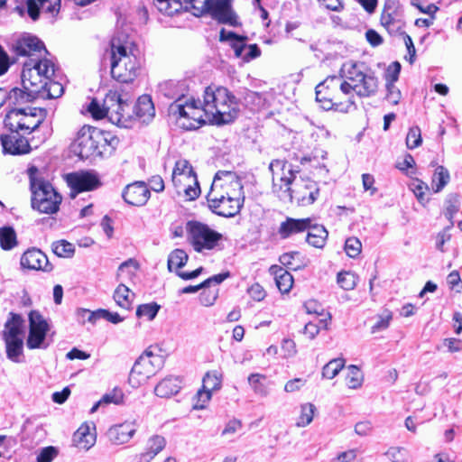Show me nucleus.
Masks as SVG:
<instances>
[{
  "label": "nucleus",
  "mask_w": 462,
  "mask_h": 462,
  "mask_svg": "<svg viewBox=\"0 0 462 462\" xmlns=\"http://www.w3.org/2000/svg\"><path fill=\"white\" fill-rule=\"evenodd\" d=\"M273 191L281 199L294 200L300 207L312 205L319 197V185L309 177L298 176L291 165L283 160H273L269 165Z\"/></svg>",
  "instance_id": "nucleus-1"
},
{
  "label": "nucleus",
  "mask_w": 462,
  "mask_h": 462,
  "mask_svg": "<svg viewBox=\"0 0 462 462\" xmlns=\"http://www.w3.org/2000/svg\"><path fill=\"white\" fill-rule=\"evenodd\" d=\"M171 180L177 193H183L189 200H194L199 196L197 174L189 161L180 159L175 162Z\"/></svg>",
  "instance_id": "nucleus-11"
},
{
  "label": "nucleus",
  "mask_w": 462,
  "mask_h": 462,
  "mask_svg": "<svg viewBox=\"0 0 462 462\" xmlns=\"http://www.w3.org/2000/svg\"><path fill=\"white\" fill-rule=\"evenodd\" d=\"M135 116L143 123H149L155 116V108L149 95H143L138 99L133 109Z\"/></svg>",
  "instance_id": "nucleus-30"
},
{
  "label": "nucleus",
  "mask_w": 462,
  "mask_h": 462,
  "mask_svg": "<svg viewBox=\"0 0 462 462\" xmlns=\"http://www.w3.org/2000/svg\"><path fill=\"white\" fill-rule=\"evenodd\" d=\"M223 192H230L233 196H244L243 185L240 179L235 172H217L208 196L223 198Z\"/></svg>",
  "instance_id": "nucleus-16"
},
{
  "label": "nucleus",
  "mask_w": 462,
  "mask_h": 462,
  "mask_svg": "<svg viewBox=\"0 0 462 462\" xmlns=\"http://www.w3.org/2000/svg\"><path fill=\"white\" fill-rule=\"evenodd\" d=\"M105 134L90 125L82 126L72 143L73 152L82 159L95 154L102 142H106Z\"/></svg>",
  "instance_id": "nucleus-13"
},
{
  "label": "nucleus",
  "mask_w": 462,
  "mask_h": 462,
  "mask_svg": "<svg viewBox=\"0 0 462 462\" xmlns=\"http://www.w3.org/2000/svg\"><path fill=\"white\" fill-rule=\"evenodd\" d=\"M44 119L42 109L37 107H13L5 116V125L14 133H32Z\"/></svg>",
  "instance_id": "nucleus-10"
},
{
  "label": "nucleus",
  "mask_w": 462,
  "mask_h": 462,
  "mask_svg": "<svg viewBox=\"0 0 462 462\" xmlns=\"http://www.w3.org/2000/svg\"><path fill=\"white\" fill-rule=\"evenodd\" d=\"M348 373L346 377V385L350 389H357L361 387L363 383V374L360 369L356 365H349L348 366Z\"/></svg>",
  "instance_id": "nucleus-50"
},
{
  "label": "nucleus",
  "mask_w": 462,
  "mask_h": 462,
  "mask_svg": "<svg viewBox=\"0 0 462 462\" xmlns=\"http://www.w3.org/2000/svg\"><path fill=\"white\" fill-rule=\"evenodd\" d=\"M247 292L249 296L256 301H262L266 297L265 290L261 284L257 282L252 284L248 288Z\"/></svg>",
  "instance_id": "nucleus-63"
},
{
  "label": "nucleus",
  "mask_w": 462,
  "mask_h": 462,
  "mask_svg": "<svg viewBox=\"0 0 462 462\" xmlns=\"http://www.w3.org/2000/svg\"><path fill=\"white\" fill-rule=\"evenodd\" d=\"M55 75V64L47 58L31 59L24 62L22 70V84L38 97L45 88L48 79Z\"/></svg>",
  "instance_id": "nucleus-7"
},
{
  "label": "nucleus",
  "mask_w": 462,
  "mask_h": 462,
  "mask_svg": "<svg viewBox=\"0 0 462 462\" xmlns=\"http://www.w3.org/2000/svg\"><path fill=\"white\" fill-rule=\"evenodd\" d=\"M52 251L59 257L70 258L74 254L75 246L66 240H60L52 244Z\"/></svg>",
  "instance_id": "nucleus-49"
},
{
  "label": "nucleus",
  "mask_w": 462,
  "mask_h": 462,
  "mask_svg": "<svg viewBox=\"0 0 462 462\" xmlns=\"http://www.w3.org/2000/svg\"><path fill=\"white\" fill-rule=\"evenodd\" d=\"M381 24L392 34L401 32L404 26L402 14L399 5L387 0L381 14Z\"/></svg>",
  "instance_id": "nucleus-21"
},
{
  "label": "nucleus",
  "mask_w": 462,
  "mask_h": 462,
  "mask_svg": "<svg viewBox=\"0 0 462 462\" xmlns=\"http://www.w3.org/2000/svg\"><path fill=\"white\" fill-rule=\"evenodd\" d=\"M187 239L196 252L213 250L222 240V234L199 221H189L186 225Z\"/></svg>",
  "instance_id": "nucleus-12"
},
{
  "label": "nucleus",
  "mask_w": 462,
  "mask_h": 462,
  "mask_svg": "<svg viewBox=\"0 0 462 462\" xmlns=\"http://www.w3.org/2000/svg\"><path fill=\"white\" fill-rule=\"evenodd\" d=\"M387 95L386 99L393 105H397L401 98V91L393 83H386Z\"/></svg>",
  "instance_id": "nucleus-64"
},
{
  "label": "nucleus",
  "mask_w": 462,
  "mask_h": 462,
  "mask_svg": "<svg viewBox=\"0 0 462 462\" xmlns=\"http://www.w3.org/2000/svg\"><path fill=\"white\" fill-rule=\"evenodd\" d=\"M88 111L95 119H102L106 117V110L105 109V99L100 104L97 99H93L88 106Z\"/></svg>",
  "instance_id": "nucleus-60"
},
{
  "label": "nucleus",
  "mask_w": 462,
  "mask_h": 462,
  "mask_svg": "<svg viewBox=\"0 0 462 462\" xmlns=\"http://www.w3.org/2000/svg\"><path fill=\"white\" fill-rule=\"evenodd\" d=\"M6 345V355L14 362H19V356L23 353V338H5Z\"/></svg>",
  "instance_id": "nucleus-48"
},
{
  "label": "nucleus",
  "mask_w": 462,
  "mask_h": 462,
  "mask_svg": "<svg viewBox=\"0 0 462 462\" xmlns=\"http://www.w3.org/2000/svg\"><path fill=\"white\" fill-rule=\"evenodd\" d=\"M208 0H154L157 10L167 16H173L183 9H191L195 16H200L208 11Z\"/></svg>",
  "instance_id": "nucleus-14"
},
{
  "label": "nucleus",
  "mask_w": 462,
  "mask_h": 462,
  "mask_svg": "<svg viewBox=\"0 0 462 462\" xmlns=\"http://www.w3.org/2000/svg\"><path fill=\"white\" fill-rule=\"evenodd\" d=\"M385 455L393 462H406L408 451L402 447H392L386 451Z\"/></svg>",
  "instance_id": "nucleus-59"
},
{
  "label": "nucleus",
  "mask_w": 462,
  "mask_h": 462,
  "mask_svg": "<svg viewBox=\"0 0 462 462\" xmlns=\"http://www.w3.org/2000/svg\"><path fill=\"white\" fill-rule=\"evenodd\" d=\"M17 245L16 234L13 227L0 228V245L4 250H11Z\"/></svg>",
  "instance_id": "nucleus-46"
},
{
  "label": "nucleus",
  "mask_w": 462,
  "mask_h": 462,
  "mask_svg": "<svg viewBox=\"0 0 462 462\" xmlns=\"http://www.w3.org/2000/svg\"><path fill=\"white\" fill-rule=\"evenodd\" d=\"M26 5L28 15L33 21L39 18L40 13L54 17L60 9V0H27Z\"/></svg>",
  "instance_id": "nucleus-24"
},
{
  "label": "nucleus",
  "mask_w": 462,
  "mask_h": 462,
  "mask_svg": "<svg viewBox=\"0 0 462 462\" xmlns=\"http://www.w3.org/2000/svg\"><path fill=\"white\" fill-rule=\"evenodd\" d=\"M21 265L31 270L50 271L49 261L43 252L39 249H29L21 257Z\"/></svg>",
  "instance_id": "nucleus-27"
},
{
  "label": "nucleus",
  "mask_w": 462,
  "mask_h": 462,
  "mask_svg": "<svg viewBox=\"0 0 462 462\" xmlns=\"http://www.w3.org/2000/svg\"><path fill=\"white\" fill-rule=\"evenodd\" d=\"M23 319L17 314H11V318L6 321L4 331L5 338H22Z\"/></svg>",
  "instance_id": "nucleus-38"
},
{
  "label": "nucleus",
  "mask_w": 462,
  "mask_h": 462,
  "mask_svg": "<svg viewBox=\"0 0 462 462\" xmlns=\"http://www.w3.org/2000/svg\"><path fill=\"white\" fill-rule=\"evenodd\" d=\"M66 181L71 189L70 197L72 199L78 193L95 189L101 184L97 175L89 171L69 173L66 176Z\"/></svg>",
  "instance_id": "nucleus-19"
},
{
  "label": "nucleus",
  "mask_w": 462,
  "mask_h": 462,
  "mask_svg": "<svg viewBox=\"0 0 462 462\" xmlns=\"http://www.w3.org/2000/svg\"><path fill=\"white\" fill-rule=\"evenodd\" d=\"M122 196L127 204L140 207L148 201L150 190L144 182L137 181L127 185Z\"/></svg>",
  "instance_id": "nucleus-25"
},
{
  "label": "nucleus",
  "mask_w": 462,
  "mask_h": 462,
  "mask_svg": "<svg viewBox=\"0 0 462 462\" xmlns=\"http://www.w3.org/2000/svg\"><path fill=\"white\" fill-rule=\"evenodd\" d=\"M63 94V86L51 79H48L46 86L42 91L39 93L38 97L42 98H58Z\"/></svg>",
  "instance_id": "nucleus-47"
},
{
  "label": "nucleus",
  "mask_w": 462,
  "mask_h": 462,
  "mask_svg": "<svg viewBox=\"0 0 462 462\" xmlns=\"http://www.w3.org/2000/svg\"><path fill=\"white\" fill-rule=\"evenodd\" d=\"M169 113L176 125L184 130L198 129L208 122L202 103L192 97L177 98L171 104Z\"/></svg>",
  "instance_id": "nucleus-6"
},
{
  "label": "nucleus",
  "mask_w": 462,
  "mask_h": 462,
  "mask_svg": "<svg viewBox=\"0 0 462 462\" xmlns=\"http://www.w3.org/2000/svg\"><path fill=\"white\" fill-rule=\"evenodd\" d=\"M166 446V439L161 435H153L147 439L145 449L141 454V457L145 462L152 460Z\"/></svg>",
  "instance_id": "nucleus-34"
},
{
  "label": "nucleus",
  "mask_w": 462,
  "mask_h": 462,
  "mask_svg": "<svg viewBox=\"0 0 462 462\" xmlns=\"http://www.w3.org/2000/svg\"><path fill=\"white\" fill-rule=\"evenodd\" d=\"M139 268L138 263L134 259H128L122 263L117 270V279L119 281L132 280Z\"/></svg>",
  "instance_id": "nucleus-42"
},
{
  "label": "nucleus",
  "mask_w": 462,
  "mask_h": 462,
  "mask_svg": "<svg viewBox=\"0 0 462 462\" xmlns=\"http://www.w3.org/2000/svg\"><path fill=\"white\" fill-rule=\"evenodd\" d=\"M77 317L78 320L82 324H85L86 322L95 324L100 319V310L90 311L86 309H79L77 310Z\"/></svg>",
  "instance_id": "nucleus-58"
},
{
  "label": "nucleus",
  "mask_w": 462,
  "mask_h": 462,
  "mask_svg": "<svg viewBox=\"0 0 462 462\" xmlns=\"http://www.w3.org/2000/svg\"><path fill=\"white\" fill-rule=\"evenodd\" d=\"M247 382L255 395L267 397L270 394V382L267 381L265 374L259 373L250 374Z\"/></svg>",
  "instance_id": "nucleus-33"
},
{
  "label": "nucleus",
  "mask_w": 462,
  "mask_h": 462,
  "mask_svg": "<svg viewBox=\"0 0 462 462\" xmlns=\"http://www.w3.org/2000/svg\"><path fill=\"white\" fill-rule=\"evenodd\" d=\"M58 455L56 448L50 446L40 450L37 456V462H51Z\"/></svg>",
  "instance_id": "nucleus-61"
},
{
  "label": "nucleus",
  "mask_w": 462,
  "mask_h": 462,
  "mask_svg": "<svg viewBox=\"0 0 462 462\" xmlns=\"http://www.w3.org/2000/svg\"><path fill=\"white\" fill-rule=\"evenodd\" d=\"M316 411V407L310 402L303 403L300 406V412L296 420V426L299 428H304L310 425Z\"/></svg>",
  "instance_id": "nucleus-43"
},
{
  "label": "nucleus",
  "mask_w": 462,
  "mask_h": 462,
  "mask_svg": "<svg viewBox=\"0 0 462 462\" xmlns=\"http://www.w3.org/2000/svg\"><path fill=\"white\" fill-rule=\"evenodd\" d=\"M459 199L457 195H451L446 200L445 216L450 221V226H453V217L458 211Z\"/></svg>",
  "instance_id": "nucleus-57"
},
{
  "label": "nucleus",
  "mask_w": 462,
  "mask_h": 462,
  "mask_svg": "<svg viewBox=\"0 0 462 462\" xmlns=\"http://www.w3.org/2000/svg\"><path fill=\"white\" fill-rule=\"evenodd\" d=\"M245 196H234L223 199L220 197H208V201L212 210L219 216L230 217L239 213Z\"/></svg>",
  "instance_id": "nucleus-22"
},
{
  "label": "nucleus",
  "mask_w": 462,
  "mask_h": 462,
  "mask_svg": "<svg viewBox=\"0 0 462 462\" xmlns=\"http://www.w3.org/2000/svg\"><path fill=\"white\" fill-rule=\"evenodd\" d=\"M159 308L156 303L143 304L137 308L136 315L139 318H145L147 320H152L157 315Z\"/></svg>",
  "instance_id": "nucleus-55"
},
{
  "label": "nucleus",
  "mask_w": 462,
  "mask_h": 462,
  "mask_svg": "<svg viewBox=\"0 0 462 462\" xmlns=\"http://www.w3.org/2000/svg\"><path fill=\"white\" fill-rule=\"evenodd\" d=\"M448 171L444 166H438L432 176V189L435 192L440 191L449 181Z\"/></svg>",
  "instance_id": "nucleus-45"
},
{
  "label": "nucleus",
  "mask_w": 462,
  "mask_h": 462,
  "mask_svg": "<svg viewBox=\"0 0 462 462\" xmlns=\"http://www.w3.org/2000/svg\"><path fill=\"white\" fill-rule=\"evenodd\" d=\"M308 230L307 242L314 247L322 248L325 245L328 231L323 226L313 225Z\"/></svg>",
  "instance_id": "nucleus-37"
},
{
  "label": "nucleus",
  "mask_w": 462,
  "mask_h": 462,
  "mask_svg": "<svg viewBox=\"0 0 462 462\" xmlns=\"http://www.w3.org/2000/svg\"><path fill=\"white\" fill-rule=\"evenodd\" d=\"M13 50L17 56L28 57L29 60L42 59V54L47 53L42 42L29 33L20 36L14 42Z\"/></svg>",
  "instance_id": "nucleus-18"
},
{
  "label": "nucleus",
  "mask_w": 462,
  "mask_h": 462,
  "mask_svg": "<svg viewBox=\"0 0 462 462\" xmlns=\"http://www.w3.org/2000/svg\"><path fill=\"white\" fill-rule=\"evenodd\" d=\"M189 256L182 249L173 250L168 257V269L178 272L179 269L186 265Z\"/></svg>",
  "instance_id": "nucleus-41"
},
{
  "label": "nucleus",
  "mask_w": 462,
  "mask_h": 462,
  "mask_svg": "<svg viewBox=\"0 0 462 462\" xmlns=\"http://www.w3.org/2000/svg\"><path fill=\"white\" fill-rule=\"evenodd\" d=\"M357 281V275L352 272H341L337 274V283L346 291L353 290L356 286Z\"/></svg>",
  "instance_id": "nucleus-51"
},
{
  "label": "nucleus",
  "mask_w": 462,
  "mask_h": 462,
  "mask_svg": "<svg viewBox=\"0 0 462 462\" xmlns=\"http://www.w3.org/2000/svg\"><path fill=\"white\" fill-rule=\"evenodd\" d=\"M223 374L219 370L208 371L202 378V386L209 391L216 392L221 389Z\"/></svg>",
  "instance_id": "nucleus-39"
},
{
  "label": "nucleus",
  "mask_w": 462,
  "mask_h": 462,
  "mask_svg": "<svg viewBox=\"0 0 462 462\" xmlns=\"http://www.w3.org/2000/svg\"><path fill=\"white\" fill-rule=\"evenodd\" d=\"M422 143L421 132L419 126L415 125L409 129L406 136V146L408 149H415Z\"/></svg>",
  "instance_id": "nucleus-52"
},
{
  "label": "nucleus",
  "mask_w": 462,
  "mask_h": 462,
  "mask_svg": "<svg viewBox=\"0 0 462 462\" xmlns=\"http://www.w3.org/2000/svg\"><path fill=\"white\" fill-rule=\"evenodd\" d=\"M133 96L125 89H114L105 97V109L108 120L120 127H130L133 122Z\"/></svg>",
  "instance_id": "nucleus-8"
},
{
  "label": "nucleus",
  "mask_w": 462,
  "mask_h": 462,
  "mask_svg": "<svg viewBox=\"0 0 462 462\" xmlns=\"http://www.w3.org/2000/svg\"><path fill=\"white\" fill-rule=\"evenodd\" d=\"M345 360L343 358H334L327 363L322 368V378L331 380L344 368Z\"/></svg>",
  "instance_id": "nucleus-44"
},
{
  "label": "nucleus",
  "mask_w": 462,
  "mask_h": 462,
  "mask_svg": "<svg viewBox=\"0 0 462 462\" xmlns=\"http://www.w3.org/2000/svg\"><path fill=\"white\" fill-rule=\"evenodd\" d=\"M134 294L125 284H119L114 293V299L116 304L125 310L131 308Z\"/></svg>",
  "instance_id": "nucleus-40"
},
{
  "label": "nucleus",
  "mask_w": 462,
  "mask_h": 462,
  "mask_svg": "<svg viewBox=\"0 0 462 462\" xmlns=\"http://www.w3.org/2000/svg\"><path fill=\"white\" fill-rule=\"evenodd\" d=\"M208 11L219 23L235 25L236 17L231 9V0H208Z\"/></svg>",
  "instance_id": "nucleus-26"
},
{
  "label": "nucleus",
  "mask_w": 462,
  "mask_h": 462,
  "mask_svg": "<svg viewBox=\"0 0 462 462\" xmlns=\"http://www.w3.org/2000/svg\"><path fill=\"white\" fill-rule=\"evenodd\" d=\"M180 389V381L177 377H166L162 380L154 388L158 397L169 398L176 394Z\"/></svg>",
  "instance_id": "nucleus-36"
},
{
  "label": "nucleus",
  "mask_w": 462,
  "mask_h": 462,
  "mask_svg": "<svg viewBox=\"0 0 462 462\" xmlns=\"http://www.w3.org/2000/svg\"><path fill=\"white\" fill-rule=\"evenodd\" d=\"M212 392L205 389L203 386L199 389L195 396V402L193 404L194 410H203L212 398Z\"/></svg>",
  "instance_id": "nucleus-54"
},
{
  "label": "nucleus",
  "mask_w": 462,
  "mask_h": 462,
  "mask_svg": "<svg viewBox=\"0 0 462 462\" xmlns=\"http://www.w3.org/2000/svg\"><path fill=\"white\" fill-rule=\"evenodd\" d=\"M72 442L82 450H88L96 443V434L88 424H82L73 434Z\"/></svg>",
  "instance_id": "nucleus-31"
},
{
  "label": "nucleus",
  "mask_w": 462,
  "mask_h": 462,
  "mask_svg": "<svg viewBox=\"0 0 462 462\" xmlns=\"http://www.w3.org/2000/svg\"><path fill=\"white\" fill-rule=\"evenodd\" d=\"M33 93H31L29 89H21L14 88L8 90V103L7 106L11 108L17 107L18 106L24 105L32 102L37 98Z\"/></svg>",
  "instance_id": "nucleus-35"
},
{
  "label": "nucleus",
  "mask_w": 462,
  "mask_h": 462,
  "mask_svg": "<svg viewBox=\"0 0 462 462\" xmlns=\"http://www.w3.org/2000/svg\"><path fill=\"white\" fill-rule=\"evenodd\" d=\"M106 53L110 59L111 76L122 83L133 82L138 76L141 64L136 46L124 32H116L111 39Z\"/></svg>",
  "instance_id": "nucleus-2"
},
{
  "label": "nucleus",
  "mask_w": 462,
  "mask_h": 462,
  "mask_svg": "<svg viewBox=\"0 0 462 462\" xmlns=\"http://www.w3.org/2000/svg\"><path fill=\"white\" fill-rule=\"evenodd\" d=\"M202 105L207 121L217 125L232 123L239 114L238 99L222 86L207 87Z\"/></svg>",
  "instance_id": "nucleus-3"
},
{
  "label": "nucleus",
  "mask_w": 462,
  "mask_h": 462,
  "mask_svg": "<svg viewBox=\"0 0 462 462\" xmlns=\"http://www.w3.org/2000/svg\"><path fill=\"white\" fill-rule=\"evenodd\" d=\"M0 140L4 153L19 155L30 152V144L24 137L16 134H2Z\"/></svg>",
  "instance_id": "nucleus-28"
},
{
  "label": "nucleus",
  "mask_w": 462,
  "mask_h": 462,
  "mask_svg": "<svg viewBox=\"0 0 462 462\" xmlns=\"http://www.w3.org/2000/svg\"><path fill=\"white\" fill-rule=\"evenodd\" d=\"M362 251V243L361 241L355 236L348 237L345 242V252L346 254L351 257H357Z\"/></svg>",
  "instance_id": "nucleus-53"
},
{
  "label": "nucleus",
  "mask_w": 462,
  "mask_h": 462,
  "mask_svg": "<svg viewBox=\"0 0 462 462\" xmlns=\"http://www.w3.org/2000/svg\"><path fill=\"white\" fill-rule=\"evenodd\" d=\"M342 79L341 93L349 95L355 92L360 97H370L378 90L379 81L365 63L349 60L340 69Z\"/></svg>",
  "instance_id": "nucleus-4"
},
{
  "label": "nucleus",
  "mask_w": 462,
  "mask_h": 462,
  "mask_svg": "<svg viewBox=\"0 0 462 462\" xmlns=\"http://www.w3.org/2000/svg\"><path fill=\"white\" fill-rule=\"evenodd\" d=\"M123 397L124 394L121 390L114 389L102 396L101 402H103L104 404H119L122 402Z\"/></svg>",
  "instance_id": "nucleus-62"
},
{
  "label": "nucleus",
  "mask_w": 462,
  "mask_h": 462,
  "mask_svg": "<svg viewBox=\"0 0 462 462\" xmlns=\"http://www.w3.org/2000/svg\"><path fill=\"white\" fill-rule=\"evenodd\" d=\"M30 330L27 338V346L30 349L46 348V334L50 329L47 320L37 310L29 313Z\"/></svg>",
  "instance_id": "nucleus-17"
},
{
  "label": "nucleus",
  "mask_w": 462,
  "mask_h": 462,
  "mask_svg": "<svg viewBox=\"0 0 462 462\" xmlns=\"http://www.w3.org/2000/svg\"><path fill=\"white\" fill-rule=\"evenodd\" d=\"M159 361V356H155L152 354L141 356L135 361L129 374L128 381L131 386L138 388L146 383L147 381L156 374L159 365L155 363Z\"/></svg>",
  "instance_id": "nucleus-15"
},
{
  "label": "nucleus",
  "mask_w": 462,
  "mask_h": 462,
  "mask_svg": "<svg viewBox=\"0 0 462 462\" xmlns=\"http://www.w3.org/2000/svg\"><path fill=\"white\" fill-rule=\"evenodd\" d=\"M27 173L30 179L32 208L49 215L56 213L62 197L49 181L38 176L39 171L35 166L30 167Z\"/></svg>",
  "instance_id": "nucleus-5"
},
{
  "label": "nucleus",
  "mask_w": 462,
  "mask_h": 462,
  "mask_svg": "<svg viewBox=\"0 0 462 462\" xmlns=\"http://www.w3.org/2000/svg\"><path fill=\"white\" fill-rule=\"evenodd\" d=\"M327 319H319V323L309 321L304 327V334L310 338L313 339L320 331L321 328L328 329Z\"/></svg>",
  "instance_id": "nucleus-56"
},
{
  "label": "nucleus",
  "mask_w": 462,
  "mask_h": 462,
  "mask_svg": "<svg viewBox=\"0 0 462 462\" xmlns=\"http://www.w3.org/2000/svg\"><path fill=\"white\" fill-rule=\"evenodd\" d=\"M311 219L307 218H292L287 217L281 223L278 235L281 238L286 239L293 235L306 231L310 227Z\"/></svg>",
  "instance_id": "nucleus-29"
},
{
  "label": "nucleus",
  "mask_w": 462,
  "mask_h": 462,
  "mask_svg": "<svg viewBox=\"0 0 462 462\" xmlns=\"http://www.w3.org/2000/svg\"><path fill=\"white\" fill-rule=\"evenodd\" d=\"M341 84L340 77L331 76L316 87V100L320 103L323 109H334L341 113H347L356 106L352 98H348L345 102L338 101Z\"/></svg>",
  "instance_id": "nucleus-9"
},
{
  "label": "nucleus",
  "mask_w": 462,
  "mask_h": 462,
  "mask_svg": "<svg viewBox=\"0 0 462 462\" xmlns=\"http://www.w3.org/2000/svg\"><path fill=\"white\" fill-rule=\"evenodd\" d=\"M138 425L135 420H125L110 427L107 430V438L114 445H123L131 440L137 430Z\"/></svg>",
  "instance_id": "nucleus-23"
},
{
  "label": "nucleus",
  "mask_w": 462,
  "mask_h": 462,
  "mask_svg": "<svg viewBox=\"0 0 462 462\" xmlns=\"http://www.w3.org/2000/svg\"><path fill=\"white\" fill-rule=\"evenodd\" d=\"M269 273L273 276L277 288L282 293H288L293 285L292 275L279 265H272Z\"/></svg>",
  "instance_id": "nucleus-32"
},
{
  "label": "nucleus",
  "mask_w": 462,
  "mask_h": 462,
  "mask_svg": "<svg viewBox=\"0 0 462 462\" xmlns=\"http://www.w3.org/2000/svg\"><path fill=\"white\" fill-rule=\"evenodd\" d=\"M220 40L231 41L235 55L245 62L259 57L261 54V51L256 44L247 45L245 42V38L239 37L231 32L226 33L224 29L220 32Z\"/></svg>",
  "instance_id": "nucleus-20"
}]
</instances>
